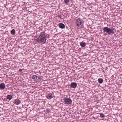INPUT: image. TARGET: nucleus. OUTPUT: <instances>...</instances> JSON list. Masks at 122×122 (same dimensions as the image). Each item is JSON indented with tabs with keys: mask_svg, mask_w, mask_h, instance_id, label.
<instances>
[{
	"mask_svg": "<svg viewBox=\"0 0 122 122\" xmlns=\"http://www.w3.org/2000/svg\"><path fill=\"white\" fill-rule=\"evenodd\" d=\"M6 98L9 100H10L13 98V96L10 95H8L7 96Z\"/></svg>",
	"mask_w": 122,
	"mask_h": 122,
	"instance_id": "obj_11",
	"label": "nucleus"
},
{
	"mask_svg": "<svg viewBox=\"0 0 122 122\" xmlns=\"http://www.w3.org/2000/svg\"><path fill=\"white\" fill-rule=\"evenodd\" d=\"M58 17L61 18V15H58Z\"/></svg>",
	"mask_w": 122,
	"mask_h": 122,
	"instance_id": "obj_18",
	"label": "nucleus"
},
{
	"mask_svg": "<svg viewBox=\"0 0 122 122\" xmlns=\"http://www.w3.org/2000/svg\"><path fill=\"white\" fill-rule=\"evenodd\" d=\"M32 79L35 82H38L41 81L42 78L41 76H37L36 75H33L32 76Z\"/></svg>",
	"mask_w": 122,
	"mask_h": 122,
	"instance_id": "obj_3",
	"label": "nucleus"
},
{
	"mask_svg": "<svg viewBox=\"0 0 122 122\" xmlns=\"http://www.w3.org/2000/svg\"><path fill=\"white\" fill-rule=\"evenodd\" d=\"M21 103L20 100L18 99H16L15 100V104L17 105H19Z\"/></svg>",
	"mask_w": 122,
	"mask_h": 122,
	"instance_id": "obj_8",
	"label": "nucleus"
},
{
	"mask_svg": "<svg viewBox=\"0 0 122 122\" xmlns=\"http://www.w3.org/2000/svg\"><path fill=\"white\" fill-rule=\"evenodd\" d=\"M59 27L61 29H64L65 27V25L63 23H61L59 24Z\"/></svg>",
	"mask_w": 122,
	"mask_h": 122,
	"instance_id": "obj_10",
	"label": "nucleus"
},
{
	"mask_svg": "<svg viewBox=\"0 0 122 122\" xmlns=\"http://www.w3.org/2000/svg\"><path fill=\"white\" fill-rule=\"evenodd\" d=\"M46 111L47 112H50V111L49 110H47Z\"/></svg>",
	"mask_w": 122,
	"mask_h": 122,
	"instance_id": "obj_20",
	"label": "nucleus"
},
{
	"mask_svg": "<svg viewBox=\"0 0 122 122\" xmlns=\"http://www.w3.org/2000/svg\"><path fill=\"white\" fill-rule=\"evenodd\" d=\"M46 97L47 99L50 100L53 97V96L52 94H49L46 95Z\"/></svg>",
	"mask_w": 122,
	"mask_h": 122,
	"instance_id": "obj_7",
	"label": "nucleus"
},
{
	"mask_svg": "<svg viewBox=\"0 0 122 122\" xmlns=\"http://www.w3.org/2000/svg\"><path fill=\"white\" fill-rule=\"evenodd\" d=\"M115 29L113 28H112L111 29V30H112L113 31V30H114Z\"/></svg>",
	"mask_w": 122,
	"mask_h": 122,
	"instance_id": "obj_19",
	"label": "nucleus"
},
{
	"mask_svg": "<svg viewBox=\"0 0 122 122\" xmlns=\"http://www.w3.org/2000/svg\"><path fill=\"white\" fill-rule=\"evenodd\" d=\"M21 69H20V70H19V71H21Z\"/></svg>",
	"mask_w": 122,
	"mask_h": 122,
	"instance_id": "obj_21",
	"label": "nucleus"
},
{
	"mask_svg": "<svg viewBox=\"0 0 122 122\" xmlns=\"http://www.w3.org/2000/svg\"><path fill=\"white\" fill-rule=\"evenodd\" d=\"M111 29H110V31H109V32L108 33L109 34H114V32L112 30H111Z\"/></svg>",
	"mask_w": 122,
	"mask_h": 122,
	"instance_id": "obj_15",
	"label": "nucleus"
},
{
	"mask_svg": "<svg viewBox=\"0 0 122 122\" xmlns=\"http://www.w3.org/2000/svg\"><path fill=\"white\" fill-rule=\"evenodd\" d=\"M47 35L43 32L41 33L39 37L37 38V42L41 44H44L46 42Z\"/></svg>",
	"mask_w": 122,
	"mask_h": 122,
	"instance_id": "obj_1",
	"label": "nucleus"
},
{
	"mask_svg": "<svg viewBox=\"0 0 122 122\" xmlns=\"http://www.w3.org/2000/svg\"><path fill=\"white\" fill-rule=\"evenodd\" d=\"M69 0H64V2L66 3V4L67 5L69 3Z\"/></svg>",
	"mask_w": 122,
	"mask_h": 122,
	"instance_id": "obj_16",
	"label": "nucleus"
},
{
	"mask_svg": "<svg viewBox=\"0 0 122 122\" xmlns=\"http://www.w3.org/2000/svg\"><path fill=\"white\" fill-rule=\"evenodd\" d=\"M100 117L101 118H104V117H105V116H104V114L102 113H101L100 114Z\"/></svg>",
	"mask_w": 122,
	"mask_h": 122,
	"instance_id": "obj_14",
	"label": "nucleus"
},
{
	"mask_svg": "<svg viewBox=\"0 0 122 122\" xmlns=\"http://www.w3.org/2000/svg\"><path fill=\"white\" fill-rule=\"evenodd\" d=\"M80 45L81 47H83L85 46L86 45V44L85 43V42L84 43L81 42L80 43Z\"/></svg>",
	"mask_w": 122,
	"mask_h": 122,
	"instance_id": "obj_12",
	"label": "nucleus"
},
{
	"mask_svg": "<svg viewBox=\"0 0 122 122\" xmlns=\"http://www.w3.org/2000/svg\"><path fill=\"white\" fill-rule=\"evenodd\" d=\"M15 31L14 29H13L11 31V34H13L14 35L15 34Z\"/></svg>",
	"mask_w": 122,
	"mask_h": 122,
	"instance_id": "obj_17",
	"label": "nucleus"
},
{
	"mask_svg": "<svg viewBox=\"0 0 122 122\" xmlns=\"http://www.w3.org/2000/svg\"><path fill=\"white\" fill-rule=\"evenodd\" d=\"M76 23L78 26L77 28L78 29H80L83 27L84 21L81 19L78 18L76 19Z\"/></svg>",
	"mask_w": 122,
	"mask_h": 122,
	"instance_id": "obj_2",
	"label": "nucleus"
},
{
	"mask_svg": "<svg viewBox=\"0 0 122 122\" xmlns=\"http://www.w3.org/2000/svg\"><path fill=\"white\" fill-rule=\"evenodd\" d=\"M110 28L108 27H104L103 28V30L104 32L108 33L109 32V31H110Z\"/></svg>",
	"mask_w": 122,
	"mask_h": 122,
	"instance_id": "obj_5",
	"label": "nucleus"
},
{
	"mask_svg": "<svg viewBox=\"0 0 122 122\" xmlns=\"http://www.w3.org/2000/svg\"><path fill=\"white\" fill-rule=\"evenodd\" d=\"M63 100L64 101L66 104H69L71 103L72 100L70 98L65 97L64 98Z\"/></svg>",
	"mask_w": 122,
	"mask_h": 122,
	"instance_id": "obj_4",
	"label": "nucleus"
},
{
	"mask_svg": "<svg viewBox=\"0 0 122 122\" xmlns=\"http://www.w3.org/2000/svg\"><path fill=\"white\" fill-rule=\"evenodd\" d=\"M5 87V85L4 83H1L0 84V88L1 90L4 89Z\"/></svg>",
	"mask_w": 122,
	"mask_h": 122,
	"instance_id": "obj_9",
	"label": "nucleus"
},
{
	"mask_svg": "<svg viewBox=\"0 0 122 122\" xmlns=\"http://www.w3.org/2000/svg\"><path fill=\"white\" fill-rule=\"evenodd\" d=\"M77 84L75 82L71 83L70 85V86L71 88H75L77 86Z\"/></svg>",
	"mask_w": 122,
	"mask_h": 122,
	"instance_id": "obj_6",
	"label": "nucleus"
},
{
	"mask_svg": "<svg viewBox=\"0 0 122 122\" xmlns=\"http://www.w3.org/2000/svg\"><path fill=\"white\" fill-rule=\"evenodd\" d=\"M98 82L100 83H102L103 82V80L102 78H99L98 80Z\"/></svg>",
	"mask_w": 122,
	"mask_h": 122,
	"instance_id": "obj_13",
	"label": "nucleus"
}]
</instances>
